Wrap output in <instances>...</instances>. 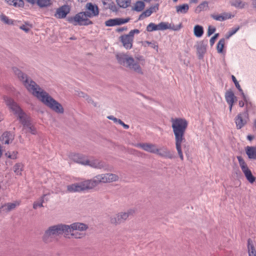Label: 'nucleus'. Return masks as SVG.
Here are the masks:
<instances>
[{
    "instance_id": "obj_29",
    "label": "nucleus",
    "mask_w": 256,
    "mask_h": 256,
    "mask_svg": "<svg viewBox=\"0 0 256 256\" xmlns=\"http://www.w3.org/2000/svg\"><path fill=\"white\" fill-rule=\"evenodd\" d=\"M225 98L227 103H234L236 98L232 90L227 91L225 94Z\"/></svg>"
},
{
    "instance_id": "obj_18",
    "label": "nucleus",
    "mask_w": 256,
    "mask_h": 256,
    "mask_svg": "<svg viewBox=\"0 0 256 256\" xmlns=\"http://www.w3.org/2000/svg\"><path fill=\"white\" fill-rule=\"evenodd\" d=\"M130 20L129 18H116L113 19H110L105 22V24L107 26H115L120 25L126 24Z\"/></svg>"
},
{
    "instance_id": "obj_30",
    "label": "nucleus",
    "mask_w": 256,
    "mask_h": 256,
    "mask_svg": "<svg viewBox=\"0 0 256 256\" xmlns=\"http://www.w3.org/2000/svg\"><path fill=\"white\" fill-rule=\"evenodd\" d=\"M248 256H256V250L252 244V241L250 239L248 241Z\"/></svg>"
},
{
    "instance_id": "obj_9",
    "label": "nucleus",
    "mask_w": 256,
    "mask_h": 256,
    "mask_svg": "<svg viewBox=\"0 0 256 256\" xmlns=\"http://www.w3.org/2000/svg\"><path fill=\"white\" fill-rule=\"evenodd\" d=\"M237 158L241 170L244 175L246 179L250 183H254L256 180V178L252 175V172L248 167L246 163L241 156H238Z\"/></svg>"
},
{
    "instance_id": "obj_60",
    "label": "nucleus",
    "mask_w": 256,
    "mask_h": 256,
    "mask_svg": "<svg viewBox=\"0 0 256 256\" xmlns=\"http://www.w3.org/2000/svg\"><path fill=\"white\" fill-rule=\"evenodd\" d=\"M234 104V103H228V104L229 105V110H230V112H231L232 110V108Z\"/></svg>"
},
{
    "instance_id": "obj_6",
    "label": "nucleus",
    "mask_w": 256,
    "mask_h": 256,
    "mask_svg": "<svg viewBox=\"0 0 256 256\" xmlns=\"http://www.w3.org/2000/svg\"><path fill=\"white\" fill-rule=\"evenodd\" d=\"M88 228L87 224L78 222L66 224L67 234L68 236L70 234V236L74 238H82L85 236V232Z\"/></svg>"
},
{
    "instance_id": "obj_63",
    "label": "nucleus",
    "mask_w": 256,
    "mask_h": 256,
    "mask_svg": "<svg viewBox=\"0 0 256 256\" xmlns=\"http://www.w3.org/2000/svg\"><path fill=\"white\" fill-rule=\"evenodd\" d=\"M78 0L80 2H83L86 1V0Z\"/></svg>"
},
{
    "instance_id": "obj_47",
    "label": "nucleus",
    "mask_w": 256,
    "mask_h": 256,
    "mask_svg": "<svg viewBox=\"0 0 256 256\" xmlns=\"http://www.w3.org/2000/svg\"><path fill=\"white\" fill-rule=\"evenodd\" d=\"M240 92V94L244 100L246 102V108H248V107L249 104H251V103L250 102H248V98L246 97V96L244 94L242 90V91H239Z\"/></svg>"
},
{
    "instance_id": "obj_16",
    "label": "nucleus",
    "mask_w": 256,
    "mask_h": 256,
    "mask_svg": "<svg viewBox=\"0 0 256 256\" xmlns=\"http://www.w3.org/2000/svg\"><path fill=\"white\" fill-rule=\"evenodd\" d=\"M158 30H172L175 31L179 30L182 28V24L174 26V24L168 22H161L158 24Z\"/></svg>"
},
{
    "instance_id": "obj_13",
    "label": "nucleus",
    "mask_w": 256,
    "mask_h": 256,
    "mask_svg": "<svg viewBox=\"0 0 256 256\" xmlns=\"http://www.w3.org/2000/svg\"><path fill=\"white\" fill-rule=\"evenodd\" d=\"M86 11L84 12L90 18L96 16L99 14V10L96 4L91 2H88L85 6Z\"/></svg>"
},
{
    "instance_id": "obj_11",
    "label": "nucleus",
    "mask_w": 256,
    "mask_h": 256,
    "mask_svg": "<svg viewBox=\"0 0 256 256\" xmlns=\"http://www.w3.org/2000/svg\"><path fill=\"white\" fill-rule=\"evenodd\" d=\"M249 120V116L248 114V110L244 112L239 113L234 118V122L236 127L238 129H240L244 127L248 122Z\"/></svg>"
},
{
    "instance_id": "obj_34",
    "label": "nucleus",
    "mask_w": 256,
    "mask_h": 256,
    "mask_svg": "<svg viewBox=\"0 0 256 256\" xmlns=\"http://www.w3.org/2000/svg\"><path fill=\"white\" fill-rule=\"evenodd\" d=\"M230 4L237 8L240 9L244 8L246 5V2L240 0H233L230 2Z\"/></svg>"
},
{
    "instance_id": "obj_14",
    "label": "nucleus",
    "mask_w": 256,
    "mask_h": 256,
    "mask_svg": "<svg viewBox=\"0 0 256 256\" xmlns=\"http://www.w3.org/2000/svg\"><path fill=\"white\" fill-rule=\"evenodd\" d=\"M68 157L74 162L84 166H86L88 159L87 156L80 154L70 153Z\"/></svg>"
},
{
    "instance_id": "obj_28",
    "label": "nucleus",
    "mask_w": 256,
    "mask_h": 256,
    "mask_svg": "<svg viewBox=\"0 0 256 256\" xmlns=\"http://www.w3.org/2000/svg\"><path fill=\"white\" fill-rule=\"evenodd\" d=\"M106 183L117 182L119 180L118 175L112 173H106Z\"/></svg>"
},
{
    "instance_id": "obj_57",
    "label": "nucleus",
    "mask_w": 256,
    "mask_h": 256,
    "mask_svg": "<svg viewBox=\"0 0 256 256\" xmlns=\"http://www.w3.org/2000/svg\"><path fill=\"white\" fill-rule=\"evenodd\" d=\"M120 125H122V126H124V128L126 129H128V128H129V126L126 124H125L122 121H120Z\"/></svg>"
},
{
    "instance_id": "obj_40",
    "label": "nucleus",
    "mask_w": 256,
    "mask_h": 256,
    "mask_svg": "<svg viewBox=\"0 0 256 256\" xmlns=\"http://www.w3.org/2000/svg\"><path fill=\"white\" fill-rule=\"evenodd\" d=\"M143 46L145 47L150 46L151 48L155 49L157 52L158 51V45L156 42L146 41L144 42Z\"/></svg>"
},
{
    "instance_id": "obj_54",
    "label": "nucleus",
    "mask_w": 256,
    "mask_h": 256,
    "mask_svg": "<svg viewBox=\"0 0 256 256\" xmlns=\"http://www.w3.org/2000/svg\"><path fill=\"white\" fill-rule=\"evenodd\" d=\"M218 36V34H214V36L211 38L210 40V45L212 46L214 44Z\"/></svg>"
},
{
    "instance_id": "obj_38",
    "label": "nucleus",
    "mask_w": 256,
    "mask_h": 256,
    "mask_svg": "<svg viewBox=\"0 0 256 256\" xmlns=\"http://www.w3.org/2000/svg\"><path fill=\"white\" fill-rule=\"evenodd\" d=\"M116 2L120 7L126 8L130 3V0H116Z\"/></svg>"
},
{
    "instance_id": "obj_3",
    "label": "nucleus",
    "mask_w": 256,
    "mask_h": 256,
    "mask_svg": "<svg viewBox=\"0 0 256 256\" xmlns=\"http://www.w3.org/2000/svg\"><path fill=\"white\" fill-rule=\"evenodd\" d=\"M3 100L9 110L19 119L26 132L33 134H36V128L30 122L28 118L22 111L19 105L12 98L7 96H4Z\"/></svg>"
},
{
    "instance_id": "obj_25",
    "label": "nucleus",
    "mask_w": 256,
    "mask_h": 256,
    "mask_svg": "<svg viewBox=\"0 0 256 256\" xmlns=\"http://www.w3.org/2000/svg\"><path fill=\"white\" fill-rule=\"evenodd\" d=\"M14 138V136L10 132H4L0 138V140L4 144H8L11 142Z\"/></svg>"
},
{
    "instance_id": "obj_56",
    "label": "nucleus",
    "mask_w": 256,
    "mask_h": 256,
    "mask_svg": "<svg viewBox=\"0 0 256 256\" xmlns=\"http://www.w3.org/2000/svg\"><path fill=\"white\" fill-rule=\"evenodd\" d=\"M27 2L32 4L35 5L36 0H25Z\"/></svg>"
},
{
    "instance_id": "obj_62",
    "label": "nucleus",
    "mask_w": 256,
    "mask_h": 256,
    "mask_svg": "<svg viewBox=\"0 0 256 256\" xmlns=\"http://www.w3.org/2000/svg\"><path fill=\"white\" fill-rule=\"evenodd\" d=\"M253 4L255 8H256V0H253Z\"/></svg>"
},
{
    "instance_id": "obj_58",
    "label": "nucleus",
    "mask_w": 256,
    "mask_h": 256,
    "mask_svg": "<svg viewBox=\"0 0 256 256\" xmlns=\"http://www.w3.org/2000/svg\"><path fill=\"white\" fill-rule=\"evenodd\" d=\"M246 102L244 100H240L238 102V105L240 107L242 108L244 106Z\"/></svg>"
},
{
    "instance_id": "obj_51",
    "label": "nucleus",
    "mask_w": 256,
    "mask_h": 256,
    "mask_svg": "<svg viewBox=\"0 0 256 256\" xmlns=\"http://www.w3.org/2000/svg\"><path fill=\"white\" fill-rule=\"evenodd\" d=\"M216 31V28L212 26H209L208 30V36H209Z\"/></svg>"
},
{
    "instance_id": "obj_27",
    "label": "nucleus",
    "mask_w": 256,
    "mask_h": 256,
    "mask_svg": "<svg viewBox=\"0 0 256 256\" xmlns=\"http://www.w3.org/2000/svg\"><path fill=\"white\" fill-rule=\"evenodd\" d=\"M246 152L250 159H256V147L248 146Z\"/></svg>"
},
{
    "instance_id": "obj_22",
    "label": "nucleus",
    "mask_w": 256,
    "mask_h": 256,
    "mask_svg": "<svg viewBox=\"0 0 256 256\" xmlns=\"http://www.w3.org/2000/svg\"><path fill=\"white\" fill-rule=\"evenodd\" d=\"M94 188L100 183H106V174H98L91 179Z\"/></svg>"
},
{
    "instance_id": "obj_50",
    "label": "nucleus",
    "mask_w": 256,
    "mask_h": 256,
    "mask_svg": "<svg viewBox=\"0 0 256 256\" xmlns=\"http://www.w3.org/2000/svg\"><path fill=\"white\" fill-rule=\"evenodd\" d=\"M240 28L238 26V27H236V28H232L230 32H229V33H228V38H229L231 36H232V35H234V34H236L238 31V30H239Z\"/></svg>"
},
{
    "instance_id": "obj_24",
    "label": "nucleus",
    "mask_w": 256,
    "mask_h": 256,
    "mask_svg": "<svg viewBox=\"0 0 256 256\" xmlns=\"http://www.w3.org/2000/svg\"><path fill=\"white\" fill-rule=\"evenodd\" d=\"M78 183L81 192L94 188L91 179L84 180Z\"/></svg>"
},
{
    "instance_id": "obj_64",
    "label": "nucleus",
    "mask_w": 256,
    "mask_h": 256,
    "mask_svg": "<svg viewBox=\"0 0 256 256\" xmlns=\"http://www.w3.org/2000/svg\"><path fill=\"white\" fill-rule=\"evenodd\" d=\"M2 119V116H0V121H1Z\"/></svg>"
},
{
    "instance_id": "obj_39",
    "label": "nucleus",
    "mask_w": 256,
    "mask_h": 256,
    "mask_svg": "<svg viewBox=\"0 0 256 256\" xmlns=\"http://www.w3.org/2000/svg\"><path fill=\"white\" fill-rule=\"evenodd\" d=\"M144 7V4L142 1L137 2L134 6V10L137 12L142 11Z\"/></svg>"
},
{
    "instance_id": "obj_48",
    "label": "nucleus",
    "mask_w": 256,
    "mask_h": 256,
    "mask_svg": "<svg viewBox=\"0 0 256 256\" xmlns=\"http://www.w3.org/2000/svg\"><path fill=\"white\" fill-rule=\"evenodd\" d=\"M20 28L25 32H28L31 28V26L26 24L20 26Z\"/></svg>"
},
{
    "instance_id": "obj_4",
    "label": "nucleus",
    "mask_w": 256,
    "mask_h": 256,
    "mask_svg": "<svg viewBox=\"0 0 256 256\" xmlns=\"http://www.w3.org/2000/svg\"><path fill=\"white\" fill-rule=\"evenodd\" d=\"M118 63L130 71L138 74H143L144 70L142 66L145 64L146 60L142 56H137L134 58L126 54H119L116 55Z\"/></svg>"
},
{
    "instance_id": "obj_45",
    "label": "nucleus",
    "mask_w": 256,
    "mask_h": 256,
    "mask_svg": "<svg viewBox=\"0 0 256 256\" xmlns=\"http://www.w3.org/2000/svg\"><path fill=\"white\" fill-rule=\"evenodd\" d=\"M67 191L68 192H78L76 184H72L67 186Z\"/></svg>"
},
{
    "instance_id": "obj_42",
    "label": "nucleus",
    "mask_w": 256,
    "mask_h": 256,
    "mask_svg": "<svg viewBox=\"0 0 256 256\" xmlns=\"http://www.w3.org/2000/svg\"><path fill=\"white\" fill-rule=\"evenodd\" d=\"M44 202V197H41L38 200L35 202L33 205L34 209H36L38 208L42 207V204Z\"/></svg>"
},
{
    "instance_id": "obj_49",
    "label": "nucleus",
    "mask_w": 256,
    "mask_h": 256,
    "mask_svg": "<svg viewBox=\"0 0 256 256\" xmlns=\"http://www.w3.org/2000/svg\"><path fill=\"white\" fill-rule=\"evenodd\" d=\"M232 80L234 83L235 86L238 89V90L239 91H242V88L234 76H232Z\"/></svg>"
},
{
    "instance_id": "obj_31",
    "label": "nucleus",
    "mask_w": 256,
    "mask_h": 256,
    "mask_svg": "<svg viewBox=\"0 0 256 256\" xmlns=\"http://www.w3.org/2000/svg\"><path fill=\"white\" fill-rule=\"evenodd\" d=\"M204 28L202 26L196 25L194 28V35L197 38H200L204 34Z\"/></svg>"
},
{
    "instance_id": "obj_17",
    "label": "nucleus",
    "mask_w": 256,
    "mask_h": 256,
    "mask_svg": "<svg viewBox=\"0 0 256 256\" xmlns=\"http://www.w3.org/2000/svg\"><path fill=\"white\" fill-rule=\"evenodd\" d=\"M86 166L96 169L104 168L106 166L105 162L102 160L94 158L88 159Z\"/></svg>"
},
{
    "instance_id": "obj_35",
    "label": "nucleus",
    "mask_w": 256,
    "mask_h": 256,
    "mask_svg": "<svg viewBox=\"0 0 256 256\" xmlns=\"http://www.w3.org/2000/svg\"><path fill=\"white\" fill-rule=\"evenodd\" d=\"M0 20L6 24L9 25H16V22L9 18L8 16L4 14H2L0 16Z\"/></svg>"
},
{
    "instance_id": "obj_15",
    "label": "nucleus",
    "mask_w": 256,
    "mask_h": 256,
    "mask_svg": "<svg viewBox=\"0 0 256 256\" xmlns=\"http://www.w3.org/2000/svg\"><path fill=\"white\" fill-rule=\"evenodd\" d=\"M135 146L150 153L156 154V152H158V148L156 146L152 144L140 143L136 144Z\"/></svg>"
},
{
    "instance_id": "obj_19",
    "label": "nucleus",
    "mask_w": 256,
    "mask_h": 256,
    "mask_svg": "<svg viewBox=\"0 0 256 256\" xmlns=\"http://www.w3.org/2000/svg\"><path fill=\"white\" fill-rule=\"evenodd\" d=\"M210 17L216 21L222 22L231 18L234 17V16H232L230 12H224L220 14H217L216 13L212 14H210Z\"/></svg>"
},
{
    "instance_id": "obj_36",
    "label": "nucleus",
    "mask_w": 256,
    "mask_h": 256,
    "mask_svg": "<svg viewBox=\"0 0 256 256\" xmlns=\"http://www.w3.org/2000/svg\"><path fill=\"white\" fill-rule=\"evenodd\" d=\"M23 167H24V166L22 164H21V163L16 164L14 166V170L16 174L20 175V174H21L23 170Z\"/></svg>"
},
{
    "instance_id": "obj_23",
    "label": "nucleus",
    "mask_w": 256,
    "mask_h": 256,
    "mask_svg": "<svg viewBox=\"0 0 256 256\" xmlns=\"http://www.w3.org/2000/svg\"><path fill=\"white\" fill-rule=\"evenodd\" d=\"M53 3V0H36L35 5L40 8H46L52 6Z\"/></svg>"
},
{
    "instance_id": "obj_20",
    "label": "nucleus",
    "mask_w": 256,
    "mask_h": 256,
    "mask_svg": "<svg viewBox=\"0 0 256 256\" xmlns=\"http://www.w3.org/2000/svg\"><path fill=\"white\" fill-rule=\"evenodd\" d=\"M156 154L162 157L170 159L174 158V154L166 147H162L160 148H158V152H156Z\"/></svg>"
},
{
    "instance_id": "obj_1",
    "label": "nucleus",
    "mask_w": 256,
    "mask_h": 256,
    "mask_svg": "<svg viewBox=\"0 0 256 256\" xmlns=\"http://www.w3.org/2000/svg\"><path fill=\"white\" fill-rule=\"evenodd\" d=\"M12 70L19 80L22 82L26 90L31 94L56 112L58 114L64 113V109L62 104L53 98L30 78L16 68H14Z\"/></svg>"
},
{
    "instance_id": "obj_12",
    "label": "nucleus",
    "mask_w": 256,
    "mask_h": 256,
    "mask_svg": "<svg viewBox=\"0 0 256 256\" xmlns=\"http://www.w3.org/2000/svg\"><path fill=\"white\" fill-rule=\"evenodd\" d=\"M71 10V6L65 4L56 9L54 16L58 19H63L66 17Z\"/></svg>"
},
{
    "instance_id": "obj_2",
    "label": "nucleus",
    "mask_w": 256,
    "mask_h": 256,
    "mask_svg": "<svg viewBox=\"0 0 256 256\" xmlns=\"http://www.w3.org/2000/svg\"><path fill=\"white\" fill-rule=\"evenodd\" d=\"M172 132L174 136L176 148L182 160L184 157L182 147L185 142L184 134L188 126V122L184 118H176L170 120Z\"/></svg>"
},
{
    "instance_id": "obj_53",
    "label": "nucleus",
    "mask_w": 256,
    "mask_h": 256,
    "mask_svg": "<svg viewBox=\"0 0 256 256\" xmlns=\"http://www.w3.org/2000/svg\"><path fill=\"white\" fill-rule=\"evenodd\" d=\"M108 118L112 120L115 123H118L119 124H120V121H122L118 119L117 118L114 117L112 116H108Z\"/></svg>"
},
{
    "instance_id": "obj_44",
    "label": "nucleus",
    "mask_w": 256,
    "mask_h": 256,
    "mask_svg": "<svg viewBox=\"0 0 256 256\" xmlns=\"http://www.w3.org/2000/svg\"><path fill=\"white\" fill-rule=\"evenodd\" d=\"M152 12V9L147 10L142 12L140 16V19H143L146 17H148L151 15Z\"/></svg>"
},
{
    "instance_id": "obj_52",
    "label": "nucleus",
    "mask_w": 256,
    "mask_h": 256,
    "mask_svg": "<svg viewBox=\"0 0 256 256\" xmlns=\"http://www.w3.org/2000/svg\"><path fill=\"white\" fill-rule=\"evenodd\" d=\"M85 99L88 103L92 104L94 106H96V104L94 102V100H92V98L88 96H86Z\"/></svg>"
},
{
    "instance_id": "obj_7",
    "label": "nucleus",
    "mask_w": 256,
    "mask_h": 256,
    "mask_svg": "<svg viewBox=\"0 0 256 256\" xmlns=\"http://www.w3.org/2000/svg\"><path fill=\"white\" fill-rule=\"evenodd\" d=\"M66 20L74 26H88L92 24L84 12H78L74 16L67 18Z\"/></svg>"
},
{
    "instance_id": "obj_10",
    "label": "nucleus",
    "mask_w": 256,
    "mask_h": 256,
    "mask_svg": "<svg viewBox=\"0 0 256 256\" xmlns=\"http://www.w3.org/2000/svg\"><path fill=\"white\" fill-rule=\"evenodd\" d=\"M139 33V30L135 29L130 30L128 34H124L121 36L120 38L123 46L126 49H130L132 46L134 34H138Z\"/></svg>"
},
{
    "instance_id": "obj_46",
    "label": "nucleus",
    "mask_w": 256,
    "mask_h": 256,
    "mask_svg": "<svg viewBox=\"0 0 256 256\" xmlns=\"http://www.w3.org/2000/svg\"><path fill=\"white\" fill-rule=\"evenodd\" d=\"M5 155L8 158H11V159H16V155H17V152H7L5 154Z\"/></svg>"
},
{
    "instance_id": "obj_61",
    "label": "nucleus",
    "mask_w": 256,
    "mask_h": 256,
    "mask_svg": "<svg viewBox=\"0 0 256 256\" xmlns=\"http://www.w3.org/2000/svg\"><path fill=\"white\" fill-rule=\"evenodd\" d=\"M247 138L248 140H251L254 138V136L251 135H248V136Z\"/></svg>"
},
{
    "instance_id": "obj_33",
    "label": "nucleus",
    "mask_w": 256,
    "mask_h": 256,
    "mask_svg": "<svg viewBox=\"0 0 256 256\" xmlns=\"http://www.w3.org/2000/svg\"><path fill=\"white\" fill-rule=\"evenodd\" d=\"M6 2L9 5L13 6L16 8L22 7L24 4L22 0H6Z\"/></svg>"
},
{
    "instance_id": "obj_8",
    "label": "nucleus",
    "mask_w": 256,
    "mask_h": 256,
    "mask_svg": "<svg viewBox=\"0 0 256 256\" xmlns=\"http://www.w3.org/2000/svg\"><path fill=\"white\" fill-rule=\"evenodd\" d=\"M134 212V210L130 209L126 212H121L110 218V222L111 224L117 225L124 222L130 215Z\"/></svg>"
},
{
    "instance_id": "obj_55",
    "label": "nucleus",
    "mask_w": 256,
    "mask_h": 256,
    "mask_svg": "<svg viewBox=\"0 0 256 256\" xmlns=\"http://www.w3.org/2000/svg\"><path fill=\"white\" fill-rule=\"evenodd\" d=\"M75 94L79 97L84 98H85L86 96L87 95L86 94L80 91H76Z\"/></svg>"
},
{
    "instance_id": "obj_32",
    "label": "nucleus",
    "mask_w": 256,
    "mask_h": 256,
    "mask_svg": "<svg viewBox=\"0 0 256 256\" xmlns=\"http://www.w3.org/2000/svg\"><path fill=\"white\" fill-rule=\"evenodd\" d=\"M176 8L177 13L184 14L188 12L189 9V6L188 4H183L176 6Z\"/></svg>"
},
{
    "instance_id": "obj_59",
    "label": "nucleus",
    "mask_w": 256,
    "mask_h": 256,
    "mask_svg": "<svg viewBox=\"0 0 256 256\" xmlns=\"http://www.w3.org/2000/svg\"><path fill=\"white\" fill-rule=\"evenodd\" d=\"M75 184H76V188L78 192H81L80 188L79 183L78 182H76V183H75Z\"/></svg>"
},
{
    "instance_id": "obj_41",
    "label": "nucleus",
    "mask_w": 256,
    "mask_h": 256,
    "mask_svg": "<svg viewBox=\"0 0 256 256\" xmlns=\"http://www.w3.org/2000/svg\"><path fill=\"white\" fill-rule=\"evenodd\" d=\"M146 30L149 32H152L154 30H158V24L152 22L150 23L146 27Z\"/></svg>"
},
{
    "instance_id": "obj_43",
    "label": "nucleus",
    "mask_w": 256,
    "mask_h": 256,
    "mask_svg": "<svg viewBox=\"0 0 256 256\" xmlns=\"http://www.w3.org/2000/svg\"><path fill=\"white\" fill-rule=\"evenodd\" d=\"M208 8V3L206 2H204L200 4L196 8V10L200 12L202 10H206Z\"/></svg>"
},
{
    "instance_id": "obj_26",
    "label": "nucleus",
    "mask_w": 256,
    "mask_h": 256,
    "mask_svg": "<svg viewBox=\"0 0 256 256\" xmlns=\"http://www.w3.org/2000/svg\"><path fill=\"white\" fill-rule=\"evenodd\" d=\"M196 49L199 58H202L206 50V44L204 42H200L198 44Z\"/></svg>"
},
{
    "instance_id": "obj_5",
    "label": "nucleus",
    "mask_w": 256,
    "mask_h": 256,
    "mask_svg": "<svg viewBox=\"0 0 256 256\" xmlns=\"http://www.w3.org/2000/svg\"><path fill=\"white\" fill-rule=\"evenodd\" d=\"M66 224H60L48 227L44 232L42 236V240L46 244L52 242L54 238L64 234L66 238L68 236L66 231Z\"/></svg>"
},
{
    "instance_id": "obj_37",
    "label": "nucleus",
    "mask_w": 256,
    "mask_h": 256,
    "mask_svg": "<svg viewBox=\"0 0 256 256\" xmlns=\"http://www.w3.org/2000/svg\"><path fill=\"white\" fill-rule=\"evenodd\" d=\"M225 40L224 38H222L219 40L216 46V49L218 53L222 52Z\"/></svg>"
},
{
    "instance_id": "obj_21",
    "label": "nucleus",
    "mask_w": 256,
    "mask_h": 256,
    "mask_svg": "<svg viewBox=\"0 0 256 256\" xmlns=\"http://www.w3.org/2000/svg\"><path fill=\"white\" fill-rule=\"evenodd\" d=\"M20 202L18 201H15L13 202H8L0 208V212H9L14 210L16 206H18Z\"/></svg>"
}]
</instances>
